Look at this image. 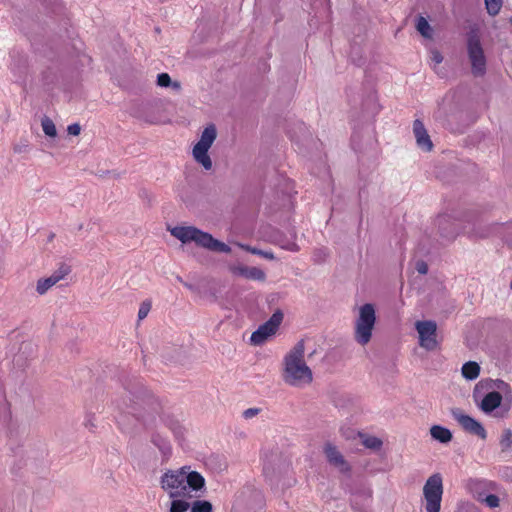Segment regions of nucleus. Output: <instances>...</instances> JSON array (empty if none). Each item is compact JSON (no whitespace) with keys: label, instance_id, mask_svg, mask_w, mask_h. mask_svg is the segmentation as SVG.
I'll return each mask as SVG.
<instances>
[{"label":"nucleus","instance_id":"obj_1","mask_svg":"<svg viewBox=\"0 0 512 512\" xmlns=\"http://www.w3.org/2000/svg\"><path fill=\"white\" fill-rule=\"evenodd\" d=\"M305 342L298 341L283 357L282 361V379L293 387H304L312 383L313 372L306 364Z\"/></svg>","mask_w":512,"mask_h":512},{"label":"nucleus","instance_id":"obj_2","mask_svg":"<svg viewBox=\"0 0 512 512\" xmlns=\"http://www.w3.org/2000/svg\"><path fill=\"white\" fill-rule=\"evenodd\" d=\"M205 485L204 477L184 466L177 470H169L161 477V487L172 498L185 497L191 491H198Z\"/></svg>","mask_w":512,"mask_h":512},{"label":"nucleus","instance_id":"obj_3","mask_svg":"<svg viewBox=\"0 0 512 512\" xmlns=\"http://www.w3.org/2000/svg\"><path fill=\"white\" fill-rule=\"evenodd\" d=\"M169 231L172 236L184 244L194 242L197 246L210 251L223 253H229L231 251V248L227 244L213 238L211 234L194 226H176L170 228Z\"/></svg>","mask_w":512,"mask_h":512},{"label":"nucleus","instance_id":"obj_4","mask_svg":"<svg viewBox=\"0 0 512 512\" xmlns=\"http://www.w3.org/2000/svg\"><path fill=\"white\" fill-rule=\"evenodd\" d=\"M376 324V310L373 304L366 303L356 309L353 337L357 344L367 345L373 336Z\"/></svg>","mask_w":512,"mask_h":512},{"label":"nucleus","instance_id":"obj_5","mask_svg":"<svg viewBox=\"0 0 512 512\" xmlns=\"http://www.w3.org/2000/svg\"><path fill=\"white\" fill-rule=\"evenodd\" d=\"M218 132L215 124H208L200 134L199 140L192 148V156L197 164L209 171L213 167L209 149L217 138Z\"/></svg>","mask_w":512,"mask_h":512},{"label":"nucleus","instance_id":"obj_6","mask_svg":"<svg viewBox=\"0 0 512 512\" xmlns=\"http://www.w3.org/2000/svg\"><path fill=\"white\" fill-rule=\"evenodd\" d=\"M467 54L471 65V72L475 77H482L486 73L487 59L479 35L471 32L467 39Z\"/></svg>","mask_w":512,"mask_h":512},{"label":"nucleus","instance_id":"obj_7","mask_svg":"<svg viewBox=\"0 0 512 512\" xmlns=\"http://www.w3.org/2000/svg\"><path fill=\"white\" fill-rule=\"evenodd\" d=\"M443 491L441 474L435 473L426 480L423 486L426 512H440Z\"/></svg>","mask_w":512,"mask_h":512},{"label":"nucleus","instance_id":"obj_8","mask_svg":"<svg viewBox=\"0 0 512 512\" xmlns=\"http://www.w3.org/2000/svg\"><path fill=\"white\" fill-rule=\"evenodd\" d=\"M263 473L272 479L284 474L290 466L288 459L278 450H268L263 453Z\"/></svg>","mask_w":512,"mask_h":512},{"label":"nucleus","instance_id":"obj_9","mask_svg":"<svg viewBox=\"0 0 512 512\" xmlns=\"http://www.w3.org/2000/svg\"><path fill=\"white\" fill-rule=\"evenodd\" d=\"M283 320V313L276 311L264 324L260 325L259 328L254 331L250 337L251 344L255 346H261L273 337L281 322Z\"/></svg>","mask_w":512,"mask_h":512},{"label":"nucleus","instance_id":"obj_10","mask_svg":"<svg viewBox=\"0 0 512 512\" xmlns=\"http://www.w3.org/2000/svg\"><path fill=\"white\" fill-rule=\"evenodd\" d=\"M415 328L419 335V345L426 350H434L437 347V325L433 321H417Z\"/></svg>","mask_w":512,"mask_h":512},{"label":"nucleus","instance_id":"obj_11","mask_svg":"<svg viewBox=\"0 0 512 512\" xmlns=\"http://www.w3.org/2000/svg\"><path fill=\"white\" fill-rule=\"evenodd\" d=\"M323 453L327 462L341 473L350 471V465L344 458L341 451L332 443L327 442L323 446Z\"/></svg>","mask_w":512,"mask_h":512},{"label":"nucleus","instance_id":"obj_12","mask_svg":"<svg viewBox=\"0 0 512 512\" xmlns=\"http://www.w3.org/2000/svg\"><path fill=\"white\" fill-rule=\"evenodd\" d=\"M453 418L461 425V427L468 433L479 436L481 439H485L487 433L480 422L464 414L459 409L452 411Z\"/></svg>","mask_w":512,"mask_h":512},{"label":"nucleus","instance_id":"obj_13","mask_svg":"<svg viewBox=\"0 0 512 512\" xmlns=\"http://www.w3.org/2000/svg\"><path fill=\"white\" fill-rule=\"evenodd\" d=\"M413 134L416 139V144L418 148L425 152H430L433 148V143L431 138L423 124V122L419 119H416L413 122Z\"/></svg>","mask_w":512,"mask_h":512},{"label":"nucleus","instance_id":"obj_14","mask_svg":"<svg viewBox=\"0 0 512 512\" xmlns=\"http://www.w3.org/2000/svg\"><path fill=\"white\" fill-rule=\"evenodd\" d=\"M68 273L69 268L67 266H62L49 277L39 279L36 287L37 292L40 295L45 294L56 283L62 280Z\"/></svg>","mask_w":512,"mask_h":512},{"label":"nucleus","instance_id":"obj_15","mask_svg":"<svg viewBox=\"0 0 512 512\" xmlns=\"http://www.w3.org/2000/svg\"><path fill=\"white\" fill-rule=\"evenodd\" d=\"M230 271L236 275L246 279L264 281L266 275L263 270L257 267H249L242 264L232 265Z\"/></svg>","mask_w":512,"mask_h":512},{"label":"nucleus","instance_id":"obj_16","mask_svg":"<svg viewBox=\"0 0 512 512\" xmlns=\"http://www.w3.org/2000/svg\"><path fill=\"white\" fill-rule=\"evenodd\" d=\"M502 396L497 391L487 393L481 401L480 409L485 413H491L501 405Z\"/></svg>","mask_w":512,"mask_h":512},{"label":"nucleus","instance_id":"obj_17","mask_svg":"<svg viewBox=\"0 0 512 512\" xmlns=\"http://www.w3.org/2000/svg\"><path fill=\"white\" fill-rule=\"evenodd\" d=\"M509 388V385L500 379H482L479 381L475 388H474V396H476L477 393L484 391V390H490V389H499V390H506Z\"/></svg>","mask_w":512,"mask_h":512},{"label":"nucleus","instance_id":"obj_18","mask_svg":"<svg viewBox=\"0 0 512 512\" xmlns=\"http://www.w3.org/2000/svg\"><path fill=\"white\" fill-rule=\"evenodd\" d=\"M481 367L475 361H468L462 365L461 374L468 381L477 379L480 375Z\"/></svg>","mask_w":512,"mask_h":512},{"label":"nucleus","instance_id":"obj_19","mask_svg":"<svg viewBox=\"0 0 512 512\" xmlns=\"http://www.w3.org/2000/svg\"><path fill=\"white\" fill-rule=\"evenodd\" d=\"M431 437L440 443H448L452 439V433L449 429L440 426L434 425L430 428Z\"/></svg>","mask_w":512,"mask_h":512},{"label":"nucleus","instance_id":"obj_20","mask_svg":"<svg viewBox=\"0 0 512 512\" xmlns=\"http://www.w3.org/2000/svg\"><path fill=\"white\" fill-rule=\"evenodd\" d=\"M156 83L159 87L168 88L178 92L181 90V83L179 81H172L168 73H160L157 75Z\"/></svg>","mask_w":512,"mask_h":512},{"label":"nucleus","instance_id":"obj_21","mask_svg":"<svg viewBox=\"0 0 512 512\" xmlns=\"http://www.w3.org/2000/svg\"><path fill=\"white\" fill-rule=\"evenodd\" d=\"M150 108L151 106L147 103L140 104L131 110V115L144 122L154 123V120L148 115V111L150 110Z\"/></svg>","mask_w":512,"mask_h":512},{"label":"nucleus","instance_id":"obj_22","mask_svg":"<svg viewBox=\"0 0 512 512\" xmlns=\"http://www.w3.org/2000/svg\"><path fill=\"white\" fill-rule=\"evenodd\" d=\"M416 29L417 31L425 38L431 39L433 36V29L426 20V18L420 16L417 19L416 23Z\"/></svg>","mask_w":512,"mask_h":512},{"label":"nucleus","instance_id":"obj_23","mask_svg":"<svg viewBox=\"0 0 512 512\" xmlns=\"http://www.w3.org/2000/svg\"><path fill=\"white\" fill-rule=\"evenodd\" d=\"M41 126L46 136L54 138L57 136V129L54 122L47 116L41 119Z\"/></svg>","mask_w":512,"mask_h":512},{"label":"nucleus","instance_id":"obj_24","mask_svg":"<svg viewBox=\"0 0 512 512\" xmlns=\"http://www.w3.org/2000/svg\"><path fill=\"white\" fill-rule=\"evenodd\" d=\"M212 504L206 500H197L191 506V512H212Z\"/></svg>","mask_w":512,"mask_h":512},{"label":"nucleus","instance_id":"obj_25","mask_svg":"<svg viewBox=\"0 0 512 512\" xmlns=\"http://www.w3.org/2000/svg\"><path fill=\"white\" fill-rule=\"evenodd\" d=\"M240 248L252 253V254H255V255H259V256H262L266 259H269V260H274L275 259V256L272 252L270 251H262V250H259L257 248H254V247H250V246H247V245H244V244H237Z\"/></svg>","mask_w":512,"mask_h":512},{"label":"nucleus","instance_id":"obj_26","mask_svg":"<svg viewBox=\"0 0 512 512\" xmlns=\"http://www.w3.org/2000/svg\"><path fill=\"white\" fill-rule=\"evenodd\" d=\"M487 12L491 16L497 15L502 7V0H485Z\"/></svg>","mask_w":512,"mask_h":512},{"label":"nucleus","instance_id":"obj_27","mask_svg":"<svg viewBox=\"0 0 512 512\" xmlns=\"http://www.w3.org/2000/svg\"><path fill=\"white\" fill-rule=\"evenodd\" d=\"M500 446L503 451H507L512 448V431L509 429L504 430L501 439Z\"/></svg>","mask_w":512,"mask_h":512},{"label":"nucleus","instance_id":"obj_28","mask_svg":"<svg viewBox=\"0 0 512 512\" xmlns=\"http://www.w3.org/2000/svg\"><path fill=\"white\" fill-rule=\"evenodd\" d=\"M362 443L366 448L374 449V450L380 449L382 446V441L379 438L374 437V436L365 437L363 439Z\"/></svg>","mask_w":512,"mask_h":512},{"label":"nucleus","instance_id":"obj_29","mask_svg":"<svg viewBox=\"0 0 512 512\" xmlns=\"http://www.w3.org/2000/svg\"><path fill=\"white\" fill-rule=\"evenodd\" d=\"M479 500L489 508H496L500 505V499L494 494L487 495L485 497H479Z\"/></svg>","mask_w":512,"mask_h":512},{"label":"nucleus","instance_id":"obj_30","mask_svg":"<svg viewBox=\"0 0 512 512\" xmlns=\"http://www.w3.org/2000/svg\"><path fill=\"white\" fill-rule=\"evenodd\" d=\"M151 306H152V304H151L150 300H145L140 304V307L138 310V320L139 321H141L147 317V315L149 314V312L151 310Z\"/></svg>","mask_w":512,"mask_h":512},{"label":"nucleus","instance_id":"obj_31","mask_svg":"<svg viewBox=\"0 0 512 512\" xmlns=\"http://www.w3.org/2000/svg\"><path fill=\"white\" fill-rule=\"evenodd\" d=\"M189 508V504L183 500H174L171 503L170 512H185Z\"/></svg>","mask_w":512,"mask_h":512},{"label":"nucleus","instance_id":"obj_32","mask_svg":"<svg viewBox=\"0 0 512 512\" xmlns=\"http://www.w3.org/2000/svg\"><path fill=\"white\" fill-rule=\"evenodd\" d=\"M429 57H430V61H431V65H432L433 69H436V66L441 64L443 61L442 54L436 49H432L429 52Z\"/></svg>","mask_w":512,"mask_h":512},{"label":"nucleus","instance_id":"obj_33","mask_svg":"<svg viewBox=\"0 0 512 512\" xmlns=\"http://www.w3.org/2000/svg\"><path fill=\"white\" fill-rule=\"evenodd\" d=\"M278 244L282 249H285L288 251L296 252L299 250V247L295 241L283 240V241H279Z\"/></svg>","mask_w":512,"mask_h":512},{"label":"nucleus","instance_id":"obj_34","mask_svg":"<svg viewBox=\"0 0 512 512\" xmlns=\"http://www.w3.org/2000/svg\"><path fill=\"white\" fill-rule=\"evenodd\" d=\"M67 132L70 135L77 136L81 132V126L78 123L71 124L67 127Z\"/></svg>","mask_w":512,"mask_h":512},{"label":"nucleus","instance_id":"obj_35","mask_svg":"<svg viewBox=\"0 0 512 512\" xmlns=\"http://www.w3.org/2000/svg\"><path fill=\"white\" fill-rule=\"evenodd\" d=\"M416 270L420 274H426L428 272V265L424 261H418L416 263Z\"/></svg>","mask_w":512,"mask_h":512},{"label":"nucleus","instance_id":"obj_36","mask_svg":"<svg viewBox=\"0 0 512 512\" xmlns=\"http://www.w3.org/2000/svg\"><path fill=\"white\" fill-rule=\"evenodd\" d=\"M258 413H259V409L258 408H249V409H246L243 412V417L245 419H250V418L256 416Z\"/></svg>","mask_w":512,"mask_h":512},{"label":"nucleus","instance_id":"obj_37","mask_svg":"<svg viewBox=\"0 0 512 512\" xmlns=\"http://www.w3.org/2000/svg\"><path fill=\"white\" fill-rule=\"evenodd\" d=\"M125 413L132 414L138 419H144V415H142L135 407L128 408L127 411H125Z\"/></svg>","mask_w":512,"mask_h":512},{"label":"nucleus","instance_id":"obj_38","mask_svg":"<svg viewBox=\"0 0 512 512\" xmlns=\"http://www.w3.org/2000/svg\"><path fill=\"white\" fill-rule=\"evenodd\" d=\"M467 512H481V511L478 508L474 507L473 505H468Z\"/></svg>","mask_w":512,"mask_h":512},{"label":"nucleus","instance_id":"obj_39","mask_svg":"<svg viewBox=\"0 0 512 512\" xmlns=\"http://www.w3.org/2000/svg\"><path fill=\"white\" fill-rule=\"evenodd\" d=\"M183 284H184V286H185V287H187V288H189V289H191V288H192V286H191L190 284L186 283V282H183Z\"/></svg>","mask_w":512,"mask_h":512},{"label":"nucleus","instance_id":"obj_40","mask_svg":"<svg viewBox=\"0 0 512 512\" xmlns=\"http://www.w3.org/2000/svg\"><path fill=\"white\" fill-rule=\"evenodd\" d=\"M510 23H511V25H512V18L510 19Z\"/></svg>","mask_w":512,"mask_h":512},{"label":"nucleus","instance_id":"obj_41","mask_svg":"<svg viewBox=\"0 0 512 512\" xmlns=\"http://www.w3.org/2000/svg\"><path fill=\"white\" fill-rule=\"evenodd\" d=\"M511 288H512V282H511Z\"/></svg>","mask_w":512,"mask_h":512}]
</instances>
